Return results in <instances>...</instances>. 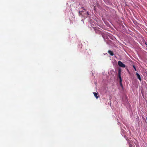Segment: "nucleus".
I'll return each mask as SVG.
<instances>
[{
    "label": "nucleus",
    "mask_w": 147,
    "mask_h": 147,
    "mask_svg": "<svg viewBox=\"0 0 147 147\" xmlns=\"http://www.w3.org/2000/svg\"><path fill=\"white\" fill-rule=\"evenodd\" d=\"M108 52L111 56H112L114 55V53L111 50H109Z\"/></svg>",
    "instance_id": "4"
},
{
    "label": "nucleus",
    "mask_w": 147,
    "mask_h": 147,
    "mask_svg": "<svg viewBox=\"0 0 147 147\" xmlns=\"http://www.w3.org/2000/svg\"><path fill=\"white\" fill-rule=\"evenodd\" d=\"M133 67L134 68V69L135 70V71H136V67H135L133 65Z\"/></svg>",
    "instance_id": "7"
},
{
    "label": "nucleus",
    "mask_w": 147,
    "mask_h": 147,
    "mask_svg": "<svg viewBox=\"0 0 147 147\" xmlns=\"http://www.w3.org/2000/svg\"><path fill=\"white\" fill-rule=\"evenodd\" d=\"M82 8L84 10H85V9L83 7H82Z\"/></svg>",
    "instance_id": "9"
},
{
    "label": "nucleus",
    "mask_w": 147,
    "mask_h": 147,
    "mask_svg": "<svg viewBox=\"0 0 147 147\" xmlns=\"http://www.w3.org/2000/svg\"><path fill=\"white\" fill-rule=\"evenodd\" d=\"M136 75L138 78L139 80L141 81V79L140 75L138 73H136Z\"/></svg>",
    "instance_id": "5"
},
{
    "label": "nucleus",
    "mask_w": 147,
    "mask_h": 147,
    "mask_svg": "<svg viewBox=\"0 0 147 147\" xmlns=\"http://www.w3.org/2000/svg\"><path fill=\"white\" fill-rule=\"evenodd\" d=\"M118 64L121 67H125V65L123 64V63L120 61H119L118 62Z\"/></svg>",
    "instance_id": "2"
},
{
    "label": "nucleus",
    "mask_w": 147,
    "mask_h": 147,
    "mask_svg": "<svg viewBox=\"0 0 147 147\" xmlns=\"http://www.w3.org/2000/svg\"><path fill=\"white\" fill-rule=\"evenodd\" d=\"M86 13H87V17H88V16H89V13L88 12H87Z\"/></svg>",
    "instance_id": "8"
},
{
    "label": "nucleus",
    "mask_w": 147,
    "mask_h": 147,
    "mask_svg": "<svg viewBox=\"0 0 147 147\" xmlns=\"http://www.w3.org/2000/svg\"><path fill=\"white\" fill-rule=\"evenodd\" d=\"M93 94L96 99H97L99 96V95L96 92H93Z\"/></svg>",
    "instance_id": "3"
},
{
    "label": "nucleus",
    "mask_w": 147,
    "mask_h": 147,
    "mask_svg": "<svg viewBox=\"0 0 147 147\" xmlns=\"http://www.w3.org/2000/svg\"><path fill=\"white\" fill-rule=\"evenodd\" d=\"M82 11H79V13L80 14V15H79L80 16H81L82 15Z\"/></svg>",
    "instance_id": "6"
},
{
    "label": "nucleus",
    "mask_w": 147,
    "mask_h": 147,
    "mask_svg": "<svg viewBox=\"0 0 147 147\" xmlns=\"http://www.w3.org/2000/svg\"><path fill=\"white\" fill-rule=\"evenodd\" d=\"M121 70L120 69H119L118 71V77L120 81L119 82L121 84V82H122V79L121 78Z\"/></svg>",
    "instance_id": "1"
}]
</instances>
